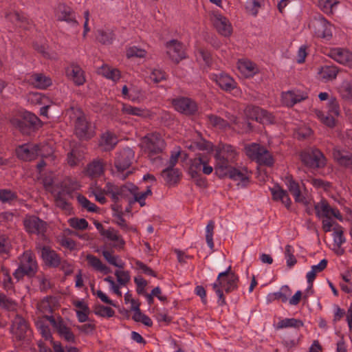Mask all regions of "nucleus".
Segmentation results:
<instances>
[{
    "label": "nucleus",
    "mask_w": 352,
    "mask_h": 352,
    "mask_svg": "<svg viewBox=\"0 0 352 352\" xmlns=\"http://www.w3.org/2000/svg\"><path fill=\"white\" fill-rule=\"evenodd\" d=\"M0 307L8 311H14L17 305L14 300L8 298L4 294L0 293Z\"/></svg>",
    "instance_id": "nucleus-60"
},
{
    "label": "nucleus",
    "mask_w": 352,
    "mask_h": 352,
    "mask_svg": "<svg viewBox=\"0 0 352 352\" xmlns=\"http://www.w3.org/2000/svg\"><path fill=\"white\" fill-rule=\"evenodd\" d=\"M307 98V94L300 90H290L283 92L281 96V101L283 105L292 107Z\"/></svg>",
    "instance_id": "nucleus-31"
},
{
    "label": "nucleus",
    "mask_w": 352,
    "mask_h": 352,
    "mask_svg": "<svg viewBox=\"0 0 352 352\" xmlns=\"http://www.w3.org/2000/svg\"><path fill=\"white\" fill-rule=\"evenodd\" d=\"M38 265L34 255L29 251L25 252L19 258L18 268L13 273L17 281L21 280L25 276L32 277L37 272Z\"/></svg>",
    "instance_id": "nucleus-8"
},
{
    "label": "nucleus",
    "mask_w": 352,
    "mask_h": 352,
    "mask_svg": "<svg viewBox=\"0 0 352 352\" xmlns=\"http://www.w3.org/2000/svg\"><path fill=\"white\" fill-rule=\"evenodd\" d=\"M167 54L170 58L179 63L186 57L184 45L177 40H171L166 43Z\"/></svg>",
    "instance_id": "nucleus-23"
},
{
    "label": "nucleus",
    "mask_w": 352,
    "mask_h": 352,
    "mask_svg": "<svg viewBox=\"0 0 352 352\" xmlns=\"http://www.w3.org/2000/svg\"><path fill=\"white\" fill-rule=\"evenodd\" d=\"M271 192L274 200L280 201L287 208H289L292 201L286 190L280 186H274L271 188Z\"/></svg>",
    "instance_id": "nucleus-40"
},
{
    "label": "nucleus",
    "mask_w": 352,
    "mask_h": 352,
    "mask_svg": "<svg viewBox=\"0 0 352 352\" xmlns=\"http://www.w3.org/2000/svg\"><path fill=\"white\" fill-rule=\"evenodd\" d=\"M245 113L250 119L255 120L258 122L265 124L272 122L271 115L258 107L249 105L245 108Z\"/></svg>",
    "instance_id": "nucleus-29"
},
{
    "label": "nucleus",
    "mask_w": 352,
    "mask_h": 352,
    "mask_svg": "<svg viewBox=\"0 0 352 352\" xmlns=\"http://www.w3.org/2000/svg\"><path fill=\"white\" fill-rule=\"evenodd\" d=\"M338 74V69L334 65H324L321 67L318 74L324 82L331 81L336 79Z\"/></svg>",
    "instance_id": "nucleus-44"
},
{
    "label": "nucleus",
    "mask_w": 352,
    "mask_h": 352,
    "mask_svg": "<svg viewBox=\"0 0 352 352\" xmlns=\"http://www.w3.org/2000/svg\"><path fill=\"white\" fill-rule=\"evenodd\" d=\"M303 164L309 168H322L326 164V158L323 153L317 148H309L300 154Z\"/></svg>",
    "instance_id": "nucleus-10"
},
{
    "label": "nucleus",
    "mask_w": 352,
    "mask_h": 352,
    "mask_svg": "<svg viewBox=\"0 0 352 352\" xmlns=\"http://www.w3.org/2000/svg\"><path fill=\"white\" fill-rule=\"evenodd\" d=\"M37 116L30 112H25L23 118L13 119L12 124L23 134H29L39 124Z\"/></svg>",
    "instance_id": "nucleus-13"
},
{
    "label": "nucleus",
    "mask_w": 352,
    "mask_h": 352,
    "mask_svg": "<svg viewBox=\"0 0 352 352\" xmlns=\"http://www.w3.org/2000/svg\"><path fill=\"white\" fill-rule=\"evenodd\" d=\"M11 332L18 340H25L31 334L28 322L18 314L12 320Z\"/></svg>",
    "instance_id": "nucleus-16"
},
{
    "label": "nucleus",
    "mask_w": 352,
    "mask_h": 352,
    "mask_svg": "<svg viewBox=\"0 0 352 352\" xmlns=\"http://www.w3.org/2000/svg\"><path fill=\"white\" fill-rule=\"evenodd\" d=\"M47 319L62 338L69 342H75L74 333L61 318L56 320L53 316H47Z\"/></svg>",
    "instance_id": "nucleus-26"
},
{
    "label": "nucleus",
    "mask_w": 352,
    "mask_h": 352,
    "mask_svg": "<svg viewBox=\"0 0 352 352\" xmlns=\"http://www.w3.org/2000/svg\"><path fill=\"white\" fill-rule=\"evenodd\" d=\"M66 193L65 192H59L55 197L56 205L60 208L69 211L71 210L70 204L65 197Z\"/></svg>",
    "instance_id": "nucleus-58"
},
{
    "label": "nucleus",
    "mask_w": 352,
    "mask_h": 352,
    "mask_svg": "<svg viewBox=\"0 0 352 352\" xmlns=\"http://www.w3.org/2000/svg\"><path fill=\"white\" fill-rule=\"evenodd\" d=\"M118 138L110 132L104 133L100 141V146L102 150L107 151L113 149L118 143Z\"/></svg>",
    "instance_id": "nucleus-43"
},
{
    "label": "nucleus",
    "mask_w": 352,
    "mask_h": 352,
    "mask_svg": "<svg viewBox=\"0 0 352 352\" xmlns=\"http://www.w3.org/2000/svg\"><path fill=\"white\" fill-rule=\"evenodd\" d=\"M338 3L339 1L336 0H318V6L324 12L331 14Z\"/></svg>",
    "instance_id": "nucleus-54"
},
{
    "label": "nucleus",
    "mask_w": 352,
    "mask_h": 352,
    "mask_svg": "<svg viewBox=\"0 0 352 352\" xmlns=\"http://www.w3.org/2000/svg\"><path fill=\"white\" fill-rule=\"evenodd\" d=\"M237 152L234 148L229 144H221L217 146L215 151L216 166L215 170L220 177H223L228 168L236 160Z\"/></svg>",
    "instance_id": "nucleus-3"
},
{
    "label": "nucleus",
    "mask_w": 352,
    "mask_h": 352,
    "mask_svg": "<svg viewBox=\"0 0 352 352\" xmlns=\"http://www.w3.org/2000/svg\"><path fill=\"white\" fill-rule=\"evenodd\" d=\"M122 111L125 114L136 116L140 117H144L148 114L147 111L145 109L136 107H133L127 104H122Z\"/></svg>",
    "instance_id": "nucleus-51"
},
{
    "label": "nucleus",
    "mask_w": 352,
    "mask_h": 352,
    "mask_svg": "<svg viewBox=\"0 0 352 352\" xmlns=\"http://www.w3.org/2000/svg\"><path fill=\"white\" fill-rule=\"evenodd\" d=\"M332 155L336 162L340 166L352 170V153L340 146H334Z\"/></svg>",
    "instance_id": "nucleus-28"
},
{
    "label": "nucleus",
    "mask_w": 352,
    "mask_h": 352,
    "mask_svg": "<svg viewBox=\"0 0 352 352\" xmlns=\"http://www.w3.org/2000/svg\"><path fill=\"white\" fill-rule=\"evenodd\" d=\"M141 146L153 164L157 166L162 164L160 154L164 148V141L159 133L146 135L142 140Z\"/></svg>",
    "instance_id": "nucleus-5"
},
{
    "label": "nucleus",
    "mask_w": 352,
    "mask_h": 352,
    "mask_svg": "<svg viewBox=\"0 0 352 352\" xmlns=\"http://www.w3.org/2000/svg\"><path fill=\"white\" fill-rule=\"evenodd\" d=\"M247 156L252 160H255L260 164L270 166L274 163V160L270 153L263 146L252 143L245 147Z\"/></svg>",
    "instance_id": "nucleus-9"
},
{
    "label": "nucleus",
    "mask_w": 352,
    "mask_h": 352,
    "mask_svg": "<svg viewBox=\"0 0 352 352\" xmlns=\"http://www.w3.org/2000/svg\"><path fill=\"white\" fill-rule=\"evenodd\" d=\"M122 97L135 103H141L145 99L142 89L134 83L124 85L122 87Z\"/></svg>",
    "instance_id": "nucleus-17"
},
{
    "label": "nucleus",
    "mask_w": 352,
    "mask_h": 352,
    "mask_svg": "<svg viewBox=\"0 0 352 352\" xmlns=\"http://www.w3.org/2000/svg\"><path fill=\"white\" fill-rule=\"evenodd\" d=\"M16 152L20 159L30 161L38 155L42 157H51L53 149L48 144L41 145L28 143L19 146Z\"/></svg>",
    "instance_id": "nucleus-7"
},
{
    "label": "nucleus",
    "mask_w": 352,
    "mask_h": 352,
    "mask_svg": "<svg viewBox=\"0 0 352 352\" xmlns=\"http://www.w3.org/2000/svg\"><path fill=\"white\" fill-rule=\"evenodd\" d=\"M134 157L135 152L129 147L118 152L114 160V167L111 170L112 174L121 179H125L133 173L130 167L134 162Z\"/></svg>",
    "instance_id": "nucleus-4"
},
{
    "label": "nucleus",
    "mask_w": 352,
    "mask_h": 352,
    "mask_svg": "<svg viewBox=\"0 0 352 352\" xmlns=\"http://www.w3.org/2000/svg\"><path fill=\"white\" fill-rule=\"evenodd\" d=\"M67 78L76 85H82L85 82V73L82 69L76 63H72L65 71Z\"/></svg>",
    "instance_id": "nucleus-30"
},
{
    "label": "nucleus",
    "mask_w": 352,
    "mask_h": 352,
    "mask_svg": "<svg viewBox=\"0 0 352 352\" xmlns=\"http://www.w3.org/2000/svg\"><path fill=\"white\" fill-rule=\"evenodd\" d=\"M223 176H228L229 178L237 183V185L245 186L248 184L250 177V172L245 167H233L228 168V171Z\"/></svg>",
    "instance_id": "nucleus-19"
},
{
    "label": "nucleus",
    "mask_w": 352,
    "mask_h": 352,
    "mask_svg": "<svg viewBox=\"0 0 352 352\" xmlns=\"http://www.w3.org/2000/svg\"><path fill=\"white\" fill-rule=\"evenodd\" d=\"M309 28L317 37L329 40L332 36V26L323 17H318L311 22Z\"/></svg>",
    "instance_id": "nucleus-14"
},
{
    "label": "nucleus",
    "mask_w": 352,
    "mask_h": 352,
    "mask_svg": "<svg viewBox=\"0 0 352 352\" xmlns=\"http://www.w3.org/2000/svg\"><path fill=\"white\" fill-rule=\"evenodd\" d=\"M23 224L28 233L37 235H43L47 228L45 222L34 215L26 216Z\"/></svg>",
    "instance_id": "nucleus-18"
},
{
    "label": "nucleus",
    "mask_w": 352,
    "mask_h": 352,
    "mask_svg": "<svg viewBox=\"0 0 352 352\" xmlns=\"http://www.w3.org/2000/svg\"><path fill=\"white\" fill-rule=\"evenodd\" d=\"M102 74L108 79L117 82L120 78V72L118 69L109 67H104L101 70Z\"/></svg>",
    "instance_id": "nucleus-55"
},
{
    "label": "nucleus",
    "mask_w": 352,
    "mask_h": 352,
    "mask_svg": "<svg viewBox=\"0 0 352 352\" xmlns=\"http://www.w3.org/2000/svg\"><path fill=\"white\" fill-rule=\"evenodd\" d=\"M6 19L16 25L25 29L28 28L26 26L29 24V21L23 14H20L14 10H8L5 12Z\"/></svg>",
    "instance_id": "nucleus-38"
},
{
    "label": "nucleus",
    "mask_w": 352,
    "mask_h": 352,
    "mask_svg": "<svg viewBox=\"0 0 352 352\" xmlns=\"http://www.w3.org/2000/svg\"><path fill=\"white\" fill-rule=\"evenodd\" d=\"M238 276L231 270L230 266L225 272H220L216 280L211 285L213 291L218 296V304L223 305L226 300L223 290L230 293L237 288Z\"/></svg>",
    "instance_id": "nucleus-2"
},
{
    "label": "nucleus",
    "mask_w": 352,
    "mask_h": 352,
    "mask_svg": "<svg viewBox=\"0 0 352 352\" xmlns=\"http://www.w3.org/2000/svg\"><path fill=\"white\" fill-rule=\"evenodd\" d=\"M207 117L208 123L217 129H226L228 125L226 120L217 116L208 115Z\"/></svg>",
    "instance_id": "nucleus-57"
},
{
    "label": "nucleus",
    "mask_w": 352,
    "mask_h": 352,
    "mask_svg": "<svg viewBox=\"0 0 352 352\" xmlns=\"http://www.w3.org/2000/svg\"><path fill=\"white\" fill-rule=\"evenodd\" d=\"M96 227L102 236L113 243V246L114 248L120 249L124 247V241L115 229L112 228H104L100 223H96Z\"/></svg>",
    "instance_id": "nucleus-21"
},
{
    "label": "nucleus",
    "mask_w": 352,
    "mask_h": 352,
    "mask_svg": "<svg viewBox=\"0 0 352 352\" xmlns=\"http://www.w3.org/2000/svg\"><path fill=\"white\" fill-rule=\"evenodd\" d=\"M338 92L344 102L352 104V80H344L338 87Z\"/></svg>",
    "instance_id": "nucleus-39"
},
{
    "label": "nucleus",
    "mask_w": 352,
    "mask_h": 352,
    "mask_svg": "<svg viewBox=\"0 0 352 352\" xmlns=\"http://www.w3.org/2000/svg\"><path fill=\"white\" fill-rule=\"evenodd\" d=\"M316 215L319 218H324L322 220V229L325 232L331 231L333 226L336 224L332 219L334 217L340 221H342V217L336 208L331 207L325 200H321L316 203L314 206Z\"/></svg>",
    "instance_id": "nucleus-6"
},
{
    "label": "nucleus",
    "mask_w": 352,
    "mask_h": 352,
    "mask_svg": "<svg viewBox=\"0 0 352 352\" xmlns=\"http://www.w3.org/2000/svg\"><path fill=\"white\" fill-rule=\"evenodd\" d=\"M0 281L2 283L4 289L10 290L13 287L12 278L8 270L2 265H0Z\"/></svg>",
    "instance_id": "nucleus-50"
},
{
    "label": "nucleus",
    "mask_w": 352,
    "mask_h": 352,
    "mask_svg": "<svg viewBox=\"0 0 352 352\" xmlns=\"http://www.w3.org/2000/svg\"><path fill=\"white\" fill-rule=\"evenodd\" d=\"M82 155L77 148H73L67 155V162L71 166H74L81 160Z\"/></svg>",
    "instance_id": "nucleus-61"
},
{
    "label": "nucleus",
    "mask_w": 352,
    "mask_h": 352,
    "mask_svg": "<svg viewBox=\"0 0 352 352\" xmlns=\"http://www.w3.org/2000/svg\"><path fill=\"white\" fill-rule=\"evenodd\" d=\"M62 187V191L69 195L72 192L80 188V184L76 178L67 177L63 181Z\"/></svg>",
    "instance_id": "nucleus-47"
},
{
    "label": "nucleus",
    "mask_w": 352,
    "mask_h": 352,
    "mask_svg": "<svg viewBox=\"0 0 352 352\" xmlns=\"http://www.w3.org/2000/svg\"><path fill=\"white\" fill-rule=\"evenodd\" d=\"M75 132L76 135L80 139L87 140L92 136V129L90 124L79 111H78V116L75 122Z\"/></svg>",
    "instance_id": "nucleus-22"
},
{
    "label": "nucleus",
    "mask_w": 352,
    "mask_h": 352,
    "mask_svg": "<svg viewBox=\"0 0 352 352\" xmlns=\"http://www.w3.org/2000/svg\"><path fill=\"white\" fill-rule=\"evenodd\" d=\"M327 55L336 62L352 68V52L343 48L330 49Z\"/></svg>",
    "instance_id": "nucleus-27"
},
{
    "label": "nucleus",
    "mask_w": 352,
    "mask_h": 352,
    "mask_svg": "<svg viewBox=\"0 0 352 352\" xmlns=\"http://www.w3.org/2000/svg\"><path fill=\"white\" fill-rule=\"evenodd\" d=\"M41 256L44 261L52 267H61L65 269L67 266L68 269L66 270V274L72 272V270L70 265L65 261H63L58 254L54 250L48 247H43L41 250Z\"/></svg>",
    "instance_id": "nucleus-15"
},
{
    "label": "nucleus",
    "mask_w": 352,
    "mask_h": 352,
    "mask_svg": "<svg viewBox=\"0 0 352 352\" xmlns=\"http://www.w3.org/2000/svg\"><path fill=\"white\" fill-rule=\"evenodd\" d=\"M86 260L89 265L93 267L95 270L102 272L104 274H109L111 269L104 264L100 258L92 254H87Z\"/></svg>",
    "instance_id": "nucleus-42"
},
{
    "label": "nucleus",
    "mask_w": 352,
    "mask_h": 352,
    "mask_svg": "<svg viewBox=\"0 0 352 352\" xmlns=\"http://www.w3.org/2000/svg\"><path fill=\"white\" fill-rule=\"evenodd\" d=\"M286 184L290 192L294 196L295 201L298 203L306 204V198L302 195L298 183L292 178H287Z\"/></svg>",
    "instance_id": "nucleus-41"
},
{
    "label": "nucleus",
    "mask_w": 352,
    "mask_h": 352,
    "mask_svg": "<svg viewBox=\"0 0 352 352\" xmlns=\"http://www.w3.org/2000/svg\"><path fill=\"white\" fill-rule=\"evenodd\" d=\"M118 283L121 286H125L131 280L130 273L124 270H116L115 272Z\"/></svg>",
    "instance_id": "nucleus-63"
},
{
    "label": "nucleus",
    "mask_w": 352,
    "mask_h": 352,
    "mask_svg": "<svg viewBox=\"0 0 352 352\" xmlns=\"http://www.w3.org/2000/svg\"><path fill=\"white\" fill-rule=\"evenodd\" d=\"M47 319L62 338L69 342H75L74 333L61 318L56 320L53 316H47Z\"/></svg>",
    "instance_id": "nucleus-25"
},
{
    "label": "nucleus",
    "mask_w": 352,
    "mask_h": 352,
    "mask_svg": "<svg viewBox=\"0 0 352 352\" xmlns=\"http://www.w3.org/2000/svg\"><path fill=\"white\" fill-rule=\"evenodd\" d=\"M291 294L292 292L289 287L287 285H283L280 287L279 291L269 294L267 295V300L272 302L275 300H280L283 302H286Z\"/></svg>",
    "instance_id": "nucleus-45"
},
{
    "label": "nucleus",
    "mask_w": 352,
    "mask_h": 352,
    "mask_svg": "<svg viewBox=\"0 0 352 352\" xmlns=\"http://www.w3.org/2000/svg\"><path fill=\"white\" fill-rule=\"evenodd\" d=\"M56 16L58 20L65 21L72 25L77 24L74 13L72 9L65 4H59L56 10Z\"/></svg>",
    "instance_id": "nucleus-34"
},
{
    "label": "nucleus",
    "mask_w": 352,
    "mask_h": 352,
    "mask_svg": "<svg viewBox=\"0 0 352 352\" xmlns=\"http://www.w3.org/2000/svg\"><path fill=\"white\" fill-rule=\"evenodd\" d=\"M214 229V223L210 221L206 227V240L208 246L212 249L214 248L213 234Z\"/></svg>",
    "instance_id": "nucleus-62"
},
{
    "label": "nucleus",
    "mask_w": 352,
    "mask_h": 352,
    "mask_svg": "<svg viewBox=\"0 0 352 352\" xmlns=\"http://www.w3.org/2000/svg\"><path fill=\"white\" fill-rule=\"evenodd\" d=\"M209 77L225 91H230L236 87L235 81L223 72L217 71L216 73H211Z\"/></svg>",
    "instance_id": "nucleus-24"
},
{
    "label": "nucleus",
    "mask_w": 352,
    "mask_h": 352,
    "mask_svg": "<svg viewBox=\"0 0 352 352\" xmlns=\"http://www.w3.org/2000/svg\"><path fill=\"white\" fill-rule=\"evenodd\" d=\"M68 222L71 227L77 230H85L88 227V222L85 219L70 218Z\"/></svg>",
    "instance_id": "nucleus-64"
},
{
    "label": "nucleus",
    "mask_w": 352,
    "mask_h": 352,
    "mask_svg": "<svg viewBox=\"0 0 352 352\" xmlns=\"http://www.w3.org/2000/svg\"><path fill=\"white\" fill-rule=\"evenodd\" d=\"M331 230L333 231V236L334 245L340 249L342 245L346 241V239L343 236V228L340 225L336 223L333 226Z\"/></svg>",
    "instance_id": "nucleus-49"
},
{
    "label": "nucleus",
    "mask_w": 352,
    "mask_h": 352,
    "mask_svg": "<svg viewBox=\"0 0 352 352\" xmlns=\"http://www.w3.org/2000/svg\"><path fill=\"white\" fill-rule=\"evenodd\" d=\"M28 80L29 83L32 85L34 87L43 89L47 88L52 83V80L50 77L43 74L38 73L33 74L30 76Z\"/></svg>",
    "instance_id": "nucleus-37"
},
{
    "label": "nucleus",
    "mask_w": 352,
    "mask_h": 352,
    "mask_svg": "<svg viewBox=\"0 0 352 352\" xmlns=\"http://www.w3.org/2000/svg\"><path fill=\"white\" fill-rule=\"evenodd\" d=\"M76 200L79 207L83 210H86L90 212H97L99 210L95 204L91 202L84 195H78L76 197Z\"/></svg>",
    "instance_id": "nucleus-46"
},
{
    "label": "nucleus",
    "mask_w": 352,
    "mask_h": 352,
    "mask_svg": "<svg viewBox=\"0 0 352 352\" xmlns=\"http://www.w3.org/2000/svg\"><path fill=\"white\" fill-rule=\"evenodd\" d=\"M302 322L296 318H284L276 324V329H285L289 327L299 328L302 326Z\"/></svg>",
    "instance_id": "nucleus-52"
},
{
    "label": "nucleus",
    "mask_w": 352,
    "mask_h": 352,
    "mask_svg": "<svg viewBox=\"0 0 352 352\" xmlns=\"http://www.w3.org/2000/svg\"><path fill=\"white\" fill-rule=\"evenodd\" d=\"M89 197H95L96 201L101 204L107 202L105 195L109 196L113 204V210L120 211V202L126 200L129 205L138 203L141 207L146 205V199L152 195L153 192L149 186L144 192H140L137 186L132 183L117 185L113 182H107L102 188L97 183L91 184L89 189Z\"/></svg>",
    "instance_id": "nucleus-1"
},
{
    "label": "nucleus",
    "mask_w": 352,
    "mask_h": 352,
    "mask_svg": "<svg viewBox=\"0 0 352 352\" xmlns=\"http://www.w3.org/2000/svg\"><path fill=\"white\" fill-rule=\"evenodd\" d=\"M164 180L170 184H175L179 178L180 172L177 168H166L162 172Z\"/></svg>",
    "instance_id": "nucleus-48"
},
{
    "label": "nucleus",
    "mask_w": 352,
    "mask_h": 352,
    "mask_svg": "<svg viewBox=\"0 0 352 352\" xmlns=\"http://www.w3.org/2000/svg\"><path fill=\"white\" fill-rule=\"evenodd\" d=\"M172 104L175 109L186 116H195L199 113L197 103L188 97H177L173 99Z\"/></svg>",
    "instance_id": "nucleus-12"
},
{
    "label": "nucleus",
    "mask_w": 352,
    "mask_h": 352,
    "mask_svg": "<svg viewBox=\"0 0 352 352\" xmlns=\"http://www.w3.org/2000/svg\"><path fill=\"white\" fill-rule=\"evenodd\" d=\"M36 325L41 335L45 340H52L51 330L47 324L43 321H38Z\"/></svg>",
    "instance_id": "nucleus-59"
},
{
    "label": "nucleus",
    "mask_w": 352,
    "mask_h": 352,
    "mask_svg": "<svg viewBox=\"0 0 352 352\" xmlns=\"http://www.w3.org/2000/svg\"><path fill=\"white\" fill-rule=\"evenodd\" d=\"M17 199L16 193L10 189L0 190V201L3 204H12Z\"/></svg>",
    "instance_id": "nucleus-53"
},
{
    "label": "nucleus",
    "mask_w": 352,
    "mask_h": 352,
    "mask_svg": "<svg viewBox=\"0 0 352 352\" xmlns=\"http://www.w3.org/2000/svg\"><path fill=\"white\" fill-rule=\"evenodd\" d=\"M97 252L100 253L103 256L104 258L107 261V262H108L110 265L118 268H124V263L119 256L114 255V251L112 249L101 247L97 250Z\"/></svg>",
    "instance_id": "nucleus-36"
},
{
    "label": "nucleus",
    "mask_w": 352,
    "mask_h": 352,
    "mask_svg": "<svg viewBox=\"0 0 352 352\" xmlns=\"http://www.w3.org/2000/svg\"><path fill=\"white\" fill-rule=\"evenodd\" d=\"M213 170V168L208 164L206 156L202 155L194 159L192 162L189 172L192 178H195L200 172L205 175H210Z\"/></svg>",
    "instance_id": "nucleus-20"
},
{
    "label": "nucleus",
    "mask_w": 352,
    "mask_h": 352,
    "mask_svg": "<svg viewBox=\"0 0 352 352\" xmlns=\"http://www.w3.org/2000/svg\"><path fill=\"white\" fill-rule=\"evenodd\" d=\"M213 24L219 34L224 36L231 34L232 28L228 19L219 13L214 14L212 16Z\"/></svg>",
    "instance_id": "nucleus-32"
},
{
    "label": "nucleus",
    "mask_w": 352,
    "mask_h": 352,
    "mask_svg": "<svg viewBox=\"0 0 352 352\" xmlns=\"http://www.w3.org/2000/svg\"><path fill=\"white\" fill-rule=\"evenodd\" d=\"M340 113L339 102L336 98L332 97L329 99L327 111H318L316 115L323 124L329 127H333L336 124V118L340 115Z\"/></svg>",
    "instance_id": "nucleus-11"
},
{
    "label": "nucleus",
    "mask_w": 352,
    "mask_h": 352,
    "mask_svg": "<svg viewBox=\"0 0 352 352\" xmlns=\"http://www.w3.org/2000/svg\"><path fill=\"white\" fill-rule=\"evenodd\" d=\"M106 168V162L102 159H95L87 164L85 169L86 175L96 178L102 176Z\"/></svg>",
    "instance_id": "nucleus-33"
},
{
    "label": "nucleus",
    "mask_w": 352,
    "mask_h": 352,
    "mask_svg": "<svg viewBox=\"0 0 352 352\" xmlns=\"http://www.w3.org/2000/svg\"><path fill=\"white\" fill-rule=\"evenodd\" d=\"M263 3V0H248L245 3V10L252 15L256 16Z\"/></svg>",
    "instance_id": "nucleus-56"
},
{
    "label": "nucleus",
    "mask_w": 352,
    "mask_h": 352,
    "mask_svg": "<svg viewBox=\"0 0 352 352\" xmlns=\"http://www.w3.org/2000/svg\"><path fill=\"white\" fill-rule=\"evenodd\" d=\"M237 67L241 74L245 78H251L259 71L255 63L247 59L239 60Z\"/></svg>",
    "instance_id": "nucleus-35"
}]
</instances>
